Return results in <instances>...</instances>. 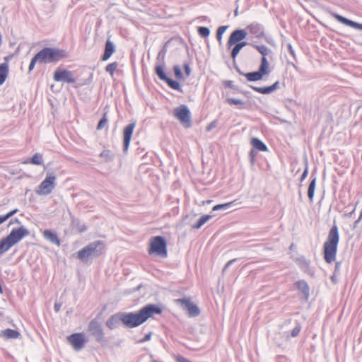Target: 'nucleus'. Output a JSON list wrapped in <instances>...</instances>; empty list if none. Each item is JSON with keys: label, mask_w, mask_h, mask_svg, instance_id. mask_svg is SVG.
Wrapping results in <instances>:
<instances>
[{"label": "nucleus", "mask_w": 362, "mask_h": 362, "mask_svg": "<svg viewBox=\"0 0 362 362\" xmlns=\"http://www.w3.org/2000/svg\"><path fill=\"white\" fill-rule=\"evenodd\" d=\"M118 66V63L117 62L109 64L105 67L106 72L109 73L112 76L114 75L117 68Z\"/></svg>", "instance_id": "nucleus-36"}, {"label": "nucleus", "mask_w": 362, "mask_h": 362, "mask_svg": "<svg viewBox=\"0 0 362 362\" xmlns=\"http://www.w3.org/2000/svg\"><path fill=\"white\" fill-rule=\"evenodd\" d=\"M237 259H233L228 261L223 267V272H225L233 262H235Z\"/></svg>", "instance_id": "nucleus-49"}, {"label": "nucleus", "mask_w": 362, "mask_h": 362, "mask_svg": "<svg viewBox=\"0 0 362 362\" xmlns=\"http://www.w3.org/2000/svg\"><path fill=\"white\" fill-rule=\"evenodd\" d=\"M216 126H217V122L216 120H214L207 125V127H206V131L210 132L212 129L216 127Z\"/></svg>", "instance_id": "nucleus-45"}, {"label": "nucleus", "mask_w": 362, "mask_h": 362, "mask_svg": "<svg viewBox=\"0 0 362 362\" xmlns=\"http://www.w3.org/2000/svg\"><path fill=\"white\" fill-rule=\"evenodd\" d=\"M308 174V165H306L303 174L301 175L300 182H303L307 177Z\"/></svg>", "instance_id": "nucleus-47"}, {"label": "nucleus", "mask_w": 362, "mask_h": 362, "mask_svg": "<svg viewBox=\"0 0 362 362\" xmlns=\"http://www.w3.org/2000/svg\"><path fill=\"white\" fill-rule=\"evenodd\" d=\"M213 217L212 215H204L202 216L196 223L192 226L194 229L200 228L204 223L209 221Z\"/></svg>", "instance_id": "nucleus-31"}, {"label": "nucleus", "mask_w": 362, "mask_h": 362, "mask_svg": "<svg viewBox=\"0 0 362 362\" xmlns=\"http://www.w3.org/2000/svg\"><path fill=\"white\" fill-rule=\"evenodd\" d=\"M250 87L257 93L262 94H270L271 93L279 88V81H276L274 84H272L270 86L257 87L254 86H250Z\"/></svg>", "instance_id": "nucleus-20"}, {"label": "nucleus", "mask_w": 362, "mask_h": 362, "mask_svg": "<svg viewBox=\"0 0 362 362\" xmlns=\"http://www.w3.org/2000/svg\"><path fill=\"white\" fill-rule=\"evenodd\" d=\"M226 103L229 105H238L239 109L245 108V103L240 99L228 98H226Z\"/></svg>", "instance_id": "nucleus-32"}, {"label": "nucleus", "mask_w": 362, "mask_h": 362, "mask_svg": "<svg viewBox=\"0 0 362 362\" xmlns=\"http://www.w3.org/2000/svg\"><path fill=\"white\" fill-rule=\"evenodd\" d=\"M53 78L57 82H64L67 83H74L76 81L72 71L61 69H57L55 70Z\"/></svg>", "instance_id": "nucleus-12"}, {"label": "nucleus", "mask_w": 362, "mask_h": 362, "mask_svg": "<svg viewBox=\"0 0 362 362\" xmlns=\"http://www.w3.org/2000/svg\"><path fill=\"white\" fill-rule=\"evenodd\" d=\"M173 71H174V74H175V76L176 78H177L179 80H181V79L184 78V76H183V74L182 73V71H181V69H180V66L175 65L173 66Z\"/></svg>", "instance_id": "nucleus-40"}, {"label": "nucleus", "mask_w": 362, "mask_h": 362, "mask_svg": "<svg viewBox=\"0 0 362 362\" xmlns=\"http://www.w3.org/2000/svg\"><path fill=\"white\" fill-rule=\"evenodd\" d=\"M329 13L331 14V16L333 18H334L339 22H340L347 26H350L351 28L362 30V24L361 23H358L354 22L353 21H351L338 13H334L332 11H330Z\"/></svg>", "instance_id": "nucleus-17"}, {"label": "nucleus", "mask_w": 362, "mask_h": 362, "mask_svg": "<svg viewBox=\"0 0 362 362\" xmlns=\"http://www.w3.org/2000/svg\"><path fill=\"white\" fill-rule=\"evenodd\" d=\"M300 330H301V326L299 323H297L296 327L291 330V336L292 337H297L299 334Z\"/></svg>", "instance_id": "nucleus-43"}, {"label": "nucleus", "mask_w": 362, "mask_h": 362, "mask_svg": "<svg viewBox=\"0 0 362 362\" xmlns=\"http://www.w3.org/2000/svg\"><path fill=\"white\" fill-rule=\"evenodd\" d=\"M182 308L187 311L189 317H197L200 314V310L197 305L193 303L189 298H180L176 300Z\"/></svg>", "instance_id": "nucleus-11"}, {"label": "nucleus", "mask_w": 362, "mask_h": 362, "mask_svg": "<svg viewBox=\"0 0 362 362\" xmlns=\"http://www.w3.org/2000/svg\"><path fill=\"white\" fill-rule=\"evenodd\" d=\"M88 332L100 343L105 342V334L101 324L95 320H91L88 325Z\"/></svg>", "instance_id": "nucleus-10"}, {"label": "nucleus", "mask_w": 362, "mask_h": 362, "mask_svg": "<svg viewBox=\"0 0 362 362\" xmlns=\"http://www.w3.org/2000/svg\"><path fill=\"white\" fill-rule=\"evenodd\" d=\"M339 263H337V264H336V268H338V267H339Z\"/></svg>", "instance_id": "nucleus-58"}, {"label": "nucleus", "mask_w": 362, "mask_h": 362, "mask_svg": "<svg viewBox=\"0 0 362 362\" xmlns=\"http://www.w3.org/2000/svg\"><path fill=\"white\" fill-rule=\"evenodd\" d=\"M359 222V220L355 221V225H356Z\"/></svg>", "instance_id": "nucleus-59"}, {"label": "nucleus", "mask_w": 362, "mask_h": 362, "mask_svg": "<svg viewBox=\"0 0 362 362\" xmlns=\"http://www.w3.org/2000/svg\"><path fill=\"white\" fill-rule=\"evenodd\" d=\"M61 307H62V303H54V309L55 310V312H59L61 309Z\"/></svg>", "instance_id": "nucleus-52"}, {"label": "nucleus", "mask_w": 362, "mask_h": 362, "mask_svg": "<svg viewBox=\"0 0 362 362\" xmlns=\"http://www.w3.org/2000/svg\"><path fill=\"white\" fill-rule=\"evenodd\" d=\"M107 121H108V119H107V113H105L103 115V117H102V119L99 121V122L98 124L97 129L100 130V129H102L103 128H104L105 127V125L107 124Z\"/></svg>", "instance_id": "nucleus-39"}, {"label": "nucleus", "mask_w": 362, "mask_h": 362, "mask_svg": "<svg viewBox=\"0 0 362 362\" xmlns=\"http://www.w3.org/2000/svg\"><path fill=\"white\" fill-rule=\"evenodd\" d=\"M183 68H184V70H185V73L186 74L187 76H189L191 74V69L189 67V65L188 63H185L183 64Z\"/></svg>", "instance_id": "nucleus-46"}, {"label": "nucleus", "mask_w": 362, "mask_h": 362, "mask_svg": "<svg viewBox=\"0 0 362 362\" xmlns=\"http://www.w3.org/2000/svg\"><path fill=\"white\" fill-rule=\"evenodd\" d=\"M67 340L76 351L82 349L88 341L82 332L71 334L67 337Z\"/></svg>", "instance_id": "nucleus-13"}, {"label": "nucleus", "mask_w": 362, "mask_h": 362, "mask_svg": "<svg viewBox=\"0 0 362 362\" xmlns=\"http://www.w3.org/2000/svg\"><path fill=\"white\" fill-rule=\"evenodd\" d=\"M234 14H235V16L238 15V9H236V10L235 11Z\"/></svg>", "instance_id": "nucleus-56"}, {"label": "nucleus", "mask_w": 362, "mask_h": 362, "mask_svg": "<svg viewBox=\"0 0 362 362\" xmlns=\"http://www.w3.org/2000/svg\"><path fill=\"white\" fill-rule=\"evenodd\" d=\"M100 157L104 158L105 161H110L112 160L111 151L110 150H104L100 154Z\"/></svg>", "instance_id": "nucleus-42"}, {"label": "nucleus", "mask_w": 362, "mask_h": 362, "mask_svg": "<svg viewBox=\"0 0 362 362\" xmlns=\"http://www.w3.org/2000/svg\"><path fill=\"white\" fill-rule=\"evenodd\" d=\"M105 245L103 240H96L89 243L77 252V258L83 262L97 258L105 252Z\"/></svg>", "instance_id": "nucleus-4"}, {"label": "nucleus", "mask_w": 362, "mask_h": 362, "mask_svg": "<svg viewBox=\"0 0 362 362\" xmlns=\"http://www.w3.org/2000/svg\"><path fill=\"white\" fill-rule=\"evenodd\" d=\"M247 30L253 35L255 37H262L264 35V26L257 23H252L247 26Z\"/></svg>", "instance_id": "nucleus-19"}, {"label": "nucleus", "mask_w": 362, "mask_h": 362, "mask_svg": "<svg viewBox=\"0 0 362 362\" xmlns=\"http://www.w3.org/2000/svg\"><path fill=\"white\" fill-rule=\"evenodd\" d=\"M115 52V47L112 41L107 40L105 46L104 54L102 57L103 61H107Z\"/></svg>", "instance_id": "nucleus-21"}, {"label": "nucleus", "mask_w": 362, "mask_h": 362, "mask_svg": "<svg viewBox=\"0 0 362 362\" xmlns=\"http://www.w3.org/2000/svg\"><path fill=\"white\" fill-rule=\"evenodd\" d=\"M250 45L256 49L262 55L260 64H263L264 59V61H267L266 57L271 52V50L267 46L264 45H258L251 43L250 44Z\"/></svg>", "instance_id": "nucleus-25"}, {"label": "nucleus", "mask_w": 362, "mask_h": 362, "mask_svg": "<svg viewBox=\"0 0 362 362\" xmlns=\"http://www.w3.org/2000/svg\"><path fill=\"white\" fill-rule=\"evenodd\" d=\"M151 336V333L147 334L141 341L144 342V341L150 340Z\"/></svg>", "instance_id": "nucleus-53"}, {"label": "nucleus", "mask_w": 362, "mask_h": 362, "mask_svg": "<svg viewBox=\"0 0 362 362\" xmlns=\"http://www.w3.org/2000/svg\"><path fill=\"white\" fill-rule=\"evenodd\" d=\"M56 179L54 173H47L45 179L40 184L35 192L38 195L49 194L55 187Z\"/></svg>", "instance_id": "nucleus-7"}, {"label": "nucleus", "mask_w": 362, "mask_h": 362, "mask_svg": "<svg viewBox=\"0 0 362 362\" xmlns=\"http://www.w3.org/2000/svg\"><path fill=\"white\" fill-rule=\"evenodd\" d=\"M75 227L77 228L79 233L85 232L87 230V227L84 223H81L79 221L75 223Z\"/></svg>", "instance_id": "nucleus-44"}, {"label": "nucleus", "mask_w": 362, "mask_h": 362, "mask_svg": "<svg viewBox=\"0 0 362 362\" xmlns=\"http://www.w3.org/2000/svg\"><path fill=\"white\" fill-rule=\"evenodd\" d=\"M155 72L157 74V76H158V78L163 81H167V79L169 78L167 76V75L164 71L163 66L160 64L156 66Z\"/></svg>", "instance_id": "nucleus-30"}, {"label": "nucleus", "mask_w": 362, "mask_h": 362, "mask_svg": "<svg viewBox=\"0 0 362 362\" xmlns=\"http://www.w3.org/2000/svg\"><path fill=\"white\" fill-rule=\"evenodd\" d=\"M20 336L21 333L18 331L12 329H6L0 332V337L6 339H15L19 338Z\"/></svg>", "instance_id": "nucleus-23"}, {"label": "nucleus", "mask_w": 362, "mask_h": 362, "mask_svg": "<svg viewBox=\"0 0 362 362\" xmlns=\"http://www.w3.org/2000/svg\"><path fill=\"white\" fill-rule=\"evenodd\" d=\"M250 43H248L247 42H240L239 43L235 44V46L233 48V49L231 51V54H230L233 62H235V58L238 56V54H239L241 49L243 47H244L245 46L250 45Z\"/></svg>", "instance_id": "nucleus-27"}, {"label": "nucleus", "mask_w": 362, "mask_h": 362, "mask_svg": "<svg viewBox=\"0 0 362 362\" xmlns=\"http://www.w3.org/2000/svg\"><path fill=\"white\" fill-rule=\"evenodd\" d=\"M296 286L299 291H300L305 299L307 300L310 296V288L308 283L305 280H299L296 281Z\"/></svg>", "instance_id": "nucleus-22"}, {"label": "nucleus", "mask_w": 362, "mask_h": 362, "mask_svg": "<svg viewBox=\"0 0 362 362\" xmlns=\"http://www.w3.org/2000/svg\"><path fill=\"white\" fill-rule=\"evenodd\" d=\"M247 35L246 30L240 29L234 30L230 35L227 42L228 48H230L233 45L236 43L243 42Z\"/></svg>", "instance_id": "nucleus-14"}, {"label": "nucleus", "mask_w": 362, "mask_h": 362, "mask_svg": "<svg viewBox=\"0 0 362 362\" xmlns=\"http://www.w3.org/2000/svg\"><path fill=\"white\" fill-rule=\"evenodd\" d=\"M225 86H226V87H228V88H232L233 87V81H226V83H225Z\"/></svg>", "instance_id": "nucleus-55"}, {"label": "nucleus", "mask_w": 362, "mask_h": 362, "mask_svg": "<svg viewBox=\"0 0 362 362\" xmlns=\"http://www.w3.org/2000/svg\"><path fill=\"white\" fill-rule=\"evenodd\" d=\"M197 31L199 35L203 37H206L210 34V30L207 27H199Z\"/></svg>", "instance_id": "nucleus-38"}, {"label": "nucleus", "mask_w": 362, "mask_h": 362, "mask_svg": "<svg viewBox=\"0 0 362 362\" xmlns=\"http://www.w3.org/2000/svg\"><path fill=\"white\" fill-rule=\"evenodd\" d=\"M43 236L46 240H49L52 243L58 246L60 245V240L57 236V233L50 230H45L43 232Z\"/></svg>", "instance_id": "nucleus-24"}, {"label": "nucleus", "mask_w": 362, "mask_h": 362, "mask_svg": "<svg viewBox=\"0 0 362 362\" xmlns=\"http://www.w3.org/2000/svg\"><path fill=\"white\" fill-rule=\"evenodd\" d=\"M177 362H191L188 359H187L186 358L180 356V355L177 356Z\"/></svg>", "instance_id": "nucleus-50"}, {"label": "nucleus", "mask_w": 362, "mask_h": 362, "mask_svg": "<svg viewBox=\"0 0 362 362\" xmlns=\"http://www.w3.org/2000/svg\"><path fill=\"white\" fill-rule=\"evenodd\" d=\"M29 234V230L24 226L13 228L8 235L0 240V255L8 251Z\"/></svg>", "instance_id": "nucleus-5"}, {"label": "nucleus", "mask_w": 362, "mask_h": 362, "mask_svg": "<svg viewBox=\"0 0 362 362\" xmlns=\"http://www.w3.org/2000/svg\"><path fill=\"white\" fill-rule=\"evenodd\" d=\"M135 126H136V122H133L129 123L128 125H127L124 129V131H123V135H124L123 151H124V152H127L129 148L132 136L134 129L135 128Z\"/></svg>", "instance_id": "nucleus-15"}, {"label": "nucleus", "mask_w": 362, "mask_h": 362, "mask_svg": "<svg viewBox=\"0 0 362 362\" xmlns=\"http://www.w3.org/2000/svg\"><path fill=\"white\" fill-rule=\"evenodd\" d=\"M257 156V152L252 149L250 152V158L252 163H254L255 162V158Z\"/></svg>", "instance_id": "nucleus-48"}, {"label": "nucleus", "mask_w": 362, "mask_h": 362, "mask_svg": "<svg viewBox=\"0 0 362 362\" xmlns=\"http://www.w3.org/2000/svg\"><path fill=\"white\" fill-rule=\"evenodd\" d=\"M311 179V182H310L308 189V197L309 198L310 202L312 203L313 202L317 177L313 174H312Z\"/></svg>", "instance_id": "nucleus-26"}, {"label": "nucleus", "mask_w": 362, "mask_h": 362, "mask_svg": "<svg viewBox=\"0 0 362 362\" xmlns=\"http://www.w3.org/2000/svg\"><path fill=\"white\" fill-rule=\"evenodd\" d=\"M288 49L289 53L293 57H295V52H294V49H293V47H292V45L291 44L288 45Z\"/></svg>", "instance_id": "nucleus-51"}, {"label": "nucleus", "mask_w": 362, "mask_h": 362, "mask_svg": "<svg viewBox=\"0 0 362 362\" xmlns=\"http://www.w3.org/2000/svg\"><path fill=\"white\" fill-rule=\"evenodd\" d=\"M295 262L302 271L308 274L313 275L314 272L310 267V262L304 256L297 257Z\"/></svg>", "instance_id": "nucleus-18"}, {"label": "nucleus", "mask_w": 362, "mask_h": 362, "mask_svg": "<svg viewBox=\"0 0 362 362\" xmlns=\"http://www.w3.org/2000/svg\"><path fill=\"white\" fill-rule=\"evenodd\" d=\"M18 210L17 209H16L11 211L9 213L6 214L5 216H0V224L4 223V221H6L7 219H8L10 217L13 216L15 214H16L18 212Z\"/></svg>", "instance_id": "nucleus-41"}, {"label": "nucleus", "mask_w": 362, "mask_h": 362, "mask_svg": "<svg viewBox=\"0 0 362 362\" xmlns=\"http://www.w3.org/2000/svg\"><path fill=\"white\" fill-rule=\"evenodd\" d=\"M277 361L278 362H287V359L284 356H281L278 357Z\"/></svg>", "instance_id": "nucleus-54"}, {"label": "nucleus", "mask_w": 362, "mask_h": 362, "mask_svg": "<svg viewBox=\"0 0 362 362\" xmlns=\"http://www.w3.org/2000/svg\"><path fill=\"white\" fill-rule=\"evenodd\" d=\"M165 82L167 83V84L173 89L174 90H176L180 93H182L183 92V90L180 86V84L176 81H174L170 78H168L167 79V81H165Z\"/></svg>", "instance_id": "nucleus-33"}, {"label": "nucleus", "mask_w": 362, "mask_h": 362, "mask_svg": "<svg viewBox=\"0 0 362 362\" xmlns=\"http://www.w3.org/2000/svg\"><path fill=\"white\" fill-rule=\"evenodd\" d=\"M67 56L68 54L64 49L56 47H44L32 58L28 67V71L30 72L34 69L36 63H56L67 57Z\"/></svg>", "instance_id": "nucleus-2"}, {"label": "nucleus", "mask_w": 362, "mask_h": 362, "mask_svg": "<svg viewBox=\"0 0 362 362\" xmlns=\"http://www.w3.org/2000/svg\"><path fill=\"white\" fill-rule=\"evenodd\" d=\"M361 218H362V213L361 214V215H360V216H359L358 220H359V221H360Z\"/></svg>", "instance_id": "nucleus-57"}, {"label": "nucleus", "mask_w": 362, "mask_h": 362, "mask_svg": "<svg viewBox=\"0 0 362 362\" xmlns=\"http://www.w3.org/2000/svg\"><path fill=\"white\" fill-rule=\"evenodd\" d=\"M339 241L338 227L334 224L330 228L324 243V258L326 262L332 263L336 259L337 245Z\"/></svg>", "instance_id": "nucleus-3"}, {"label": "nucleus", "mask_w": 362, "mask_h": 362, "mask_svg": "<svg viewBox=\"0 0 362 362\" xmlns=\"http://www.w3.org/2000/svg\"><path fill=\"white\" fill-rule=\"evenodd\" d=\"M235 201H233V202L225 203V204H217V205H216V206H214L213 207L212 211L227 210L230 206H234L235 205Z\"/></svg>", "instance_id": "nucleus-34"}, {"label": "nucleus", "mask_w": 362, "mask_h": 362, "mask_svg": "<svg viewBox=\"0 0 362 362\" xmlns=\"http://www.w3.org/2000/svg\"><path fill=\"white\" fill-rule=\"evenodd\" d=\"M161 313L162 308L156 304H148L138 312H122L124 326L127 328L136 327L153 317L154 314H160Z\"/></svg>", "instance_id": "nucleus-1"}, {"label": "nucleus", "mask_w": 362, "mask_h": 362, "mask_svg": "<svg viewBox=\"0 0 362 362\" xmlns=\"http://www.w3.org/2000/svg\"><path fill=\"white\" fill-rule=\"evenodd\" d=\"M252 146L260 151H267L268 148L267 145L257 138H253L251 140Z\"/></svg>", "instance_id": "nucleus-28"}, {"label": "nucleus", "mask_w": 362, "mask_h": 362, "mask_svg": "<svg viewBox=\"0 0 362 362\" xmlns=\"http://www.w3.org/2000/svg\"><path fill=\"white\" fill-rule=\"evenodd\" d=\"M239 74L244 75L249 81H257L262 78L263 76L270 73L269 64L268 61L263 60V64H260L258 71L247 74L243 73L239 69H237Z\"/></svg>", "instance_id": "nucleus-8"}, {"label": "nucleus", "mask_w": 362, "mask_h": 362, "mask_svg": "<svg viewBox=\"0 0 362 362\" xmlns=\"http://www.w3.org/2000/svg\"><path fill=\"white\" fill-rule=\"evenodd\" d=\"M148 252L149 255H156L163 258L167 257V243L165 238L160 235L153 237Z\"/></svg>", "instance_id": "nucleus-6"}, {"label": "nucleus", "mask_w": 362, "mask_h": 362, "mask_svg": "<svg viewBox=\"0 0 362 362\" xmlns=\"http://www.w3.org/2000/svg\"><path fill=\"white\" fill-rule=\"evenodd\" d=\"M30 163L34 165H42L43 163L42 155L36 153L30 159Z\"/></svg>", "instance_id": "nucleus-35"}, {"label": "nucleus", "mask_w": 362, "mask_h": 362, "mask_svg": "<svg viewBox=\"0 0 362 362\" xmlns=\"http://www.w3.org/2000/svg\"><path fill=\"white\" fill-rule=\"evenodd\" d=\"M8 73V66L6 63L0 64V85H2L7 77Z\"/></svg>", "instance_id": "nucleus-29"}, {"label": "nucleus", "mask_w": 362, "mask_h": 362, "mask_svg": "<svg viewBox=\"0 0 362 362\" xmlns=\"http://www.w3.org/2000/svg\"><path fill=\"white\" fill-rule=\"evenodd\" d=\"M174 116L185 127L191 126V113L186 105H181L174 109Z\"/></svg>", "instance_id": "nucleus-9"}, {"label": "nucleus", "mask_w": 362, "mask_h": 362, "mask_svg": "<svg viewBox=\"0 0 362 362\" xmlns=\"http://www.w3.org/2000/svg\"><path fill=\"white\" fill-rule=\"evenodd\" d=\"M227 28H228V26L222 25V26L218 27V28L217 29L216 38H217V40L220 43L221 42L223 34L224 33V32L226 30Z\"/></svg>", "instance_id": "nucleus-37"}, {"label": "nucleus", "mask_w": 362, "mask_h": 362, "mask_svg": "<svg viewBox=\"0 0 362 362\" xmlns=\"http://www.w3.org/2000/svg\"><path fill=\"white\" fill-rule=\"evenodd\" d=\"M120 323H122L124 325L122 312H119L111 315L106 322V326L110 329H114L117 328Z\"/></svg>", "instance_id": "nucleus-16"}]
</instances>
